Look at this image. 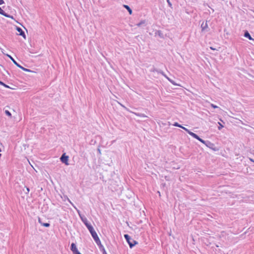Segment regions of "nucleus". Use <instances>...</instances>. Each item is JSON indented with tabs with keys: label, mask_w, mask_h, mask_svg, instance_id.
Returning <instances> with one entry per match:
<instances>
[{
	"label": "nucleus",
	"mask_w": 254,
	"mask_h": 254,
	"mask_svg": "<svg viewBox=\"0 0 254 254\" xmlns=\"http://www.w3.org/2000/svg\"><path fill=\"white\" fill-rule=\"evenodd\" d=\"M183 129L186 130L190 135L193 137L196 138V139L198 140L199 141H200L201 143L205 144V142L204 140L200 138L197 134L195 133L190 131L188 129H187L186 127H183Z\"/></svg>",
	"instance_id": "nucleus-1"
},
{
	"label": "nucleus",
	"mask_w": 254,
	"mask_h": 254,
	"mask_svg": "<svg viewBox=\"0 0 254 254\" xmlns=\"http://www.w3.org/2000/svg\"><path fill=\"white\" fill-rule=\"evenodd\" d=\"M124 237L128 243L130 248H132L134 246L137 244V242L135 240L130 241V238L127 234H125Z\"/></svg>",
	"instance_id": "nucleus-2"
},
{
	"label": "nucleus",
	"mask_w": 254,
	"mask_h": 254,
	"mask_svg": "<svg viewBox=\"0 0 254 254\" xmlns=\"http://www.w3.org/2000/svg\"><path fill=\"white\" fill-rule=\"evenodd\" d=\"M91 234L93 238L94 239V241L96 243V244L98 246H101V241H100L99 238L98 237V235L96 233V232H95V231L94 232H92V233H91Z\"/></svg>",
	"instance_id": "nucleus-3"
},
{
	"label": "nucleus",
	"mask_w": 254,
	"mask_h": 254,
	"mask_svg": "<svg viewBox=\"0 0 254 254\" xmlns=\"http://www.w3.org/2000/svg\"><path fill=\"white\" fill-rule=\"evenodd\" d=\"M61 160L63 163H64L66 165H69L68 156L65 155V153L63 154L62 157H61Z\"/></svg>",
	"instance_id": "nucleus-4"
},
{
	"label": "nucleus",
	"mask_w": 254,
	"mask_h": 254,
	"mask_svg": "<svg viewBox=\"0 0 254 254\" xmlns=\"http://www.w3.org/2000/svg\"><path fill=\"white\" fill-rule=\"evenodd\" d=\"M0 14L6 17H9L11 19L13 18L12 16H10L9 15L7 14L6 13H5L4 11L0 7Z\"/></svg>",
	"instance_id": "nucleus-5"
},
{
	"label": "nucleus",
	"mask_w": 254,
	"mask_h": 254,
	"mask_svg": "<svg viewBox=\"0 0 254 254\" xmlns=\"http://www.w3.org/2000/svg\"><path fill=\"white\" fill-rule=\"evenodd\" d=\"M71 250L73 252V253L78 252L75 244L72 243L71 245Z\"/></svg>",
	"instance_id": "nucleus-6"
},
{
	"label": "nucleus",
	"mask_w": 254,
	"mask_h": 254,
	"mask_svg": "<svg viewBox=\"0 0 254 254\" xmlns=\"http://www.w3.org/2000/svg\"><path fill=\"white\" fill-rule=\"evenodd\" d=\"M86 226L88 228V229L90 233H92V232L95 231L93 227L92 226V225L90 224H86Z\"/></svg>",
	"instance_id": "nucleus-7"
},
{
	"label": "nucleus",
	"mask_w": 254,
	"mask_h": 254,
	"mask_svg": "<svg viewBox=\"0 0 254 254\" xmlns=\"http://www.w3.org/2000/svg\"><path fill=\"white\" fill-rule=\"evenodd\" d=\"M16 30H17L18 32H19L20 35L22 36L24 38H25V35L24 32L23 31V30L20 27H17Z\"/></svg>",
	"instance_id": "nucleus-8"
},
{
	"label": "nucleus",
	"mask_w": 254,
	"mask_h": 254,
	"mask_svg": "<svg viewBox=\"0 0 254 254\" xmlns=\"http://www.w3.org/2000/svg\"><path fill=\"white\" fill-rule=\"evenodd\" d=\"M244 36L248 38L250 40H253V39L252 38L251 36L248 31H246L245 33Z\"/></svg>",
	"instance_id": "nucleus-9"
},
{
	"label": "nucleus",
	"mask_w": 254,
	"mask_h": 254,
	"mask_svg": "<svg viewBox=\"0 0 254 254\" xmlns=\"http://www.w3.org/2000/svg\"><path fill=\"white\" fill-rule=\"evenodd\" d=\"M201 27L202 31L204 30L206 28H207V23L205 22L204 23V22H203L201 25Z\"/></svg>",
	"instance_id": "nucleus-10"
},
{
	"label": "nucleus",
	"mask_w": 254,
	"mask_h": 254,
	"mask_svg": "<svg viewBox=\"0 0 254 254\" xmlns=\"http://www.w3.org/2000/svg\"><path fill=\"white\" fill-rule=\"evenodd\" d=\"M7 56L11 59V60L17 66H18V65H20L13 59V58L11 56L8 55H7Z\"/></svg>",
	"instance_id": "nucleus-11"
},
{
	"label": "nucleus",
	"mask_w": 254,
	"mask_h": 254,
	"mask_svg": "<svg viewBox=\"0 0 254 254\" xmlns=\"http://www.w3.org/2000/svg\"><path fill=\"white\" fill-rule=\"evenodd\" d=\"M18 67L22 69L23 70L27 72H31V71L27 68H25L24 67L22 66L21 65H18Z\"/></svg>",
	"instance_id": "nucleus-12"
},
{
	"label": "nucleus",
	"mask_w": 254,
	"mask_h": 254,
	"mask_svg": "<svg viewBox=\"0 0 254 254\" xmlns=\"http://www.w3.org/2000/svg\"><path fill=\"white\" fill-rule=\"evenodd\" d=\"M124 7L128 10L130 14L132 13V10L127 5H124Z\"/></svg>",
	"instance_id": "nucleus-13"
},
{
	"label": "nucleus",
	"mask_w": 254,
	"mask_h": 254,
	"mask_svg": "<svg viewBox=\"0 0 254 254\" xmlns=\"http://www.w3.org/2000/svg\"><path fill=\"white\" fill-rule=\"evenodd\" d=\"M174 126H176V127H181L183 129V127H184L182 126L181 125H179L178 123H175L174 124Z\"/></svg>",
	"instance_id": "nucleus-14"
},
{
	"label": "nucleus",
	"mask_w": 254,
	"mask_h": 254,
	"mask_svg": "<svg viewBox=\"0 0 254 254\" xmlns=\"http://www.w3.org/2000/svg\"><path fill=\"white\" fill-rule=\"evenodd\" d=\"M5 113L6 115H7L8 116L11 117V113L8 111V110H6L5 111Z\"/></svg>",
	"instance_id": "nucleus-15"
},
{
	"label": "nucleus",
	"mask_w": 254,
	"mask_h": 254,
	"mask_svg": "<svg viewBox=\"0 0 254 254\" xmlns=\"http://www.w3.org/2000/svg\"><path fill=\"white\" fill-rule=\"evenodd\" d=\"M219 127H218V129L221 130L224 127L219 122H218Z\"/></svg>",
	"instance_id": "nucleus-16"
},
{
	"label": "nucleus",
	"mask_w": 254,
	"mask_h": 254,
	"mask_svg": "<svg viewBox=\"0 0 254 254\" xmlns=\"http://www.w3.org/2000/svg\"><path fill=\"white\" fill-rule=\"evenodd\" d=\"M42 225L45 227H48L50 226V224L48 223H42Z\"/></svg>",
	"instance_id": "nucleus-17"
},
{
	"label": "nucleus",
	"mask_w": 254,
	"mask_h": 254,
	"mask_svg": "<svg viewBox=\"0 0 254 254\" xmlns=\"http://www.w3.org/2000/svg\"><path fill=\"white\" fill-rule=\"evenodd\" d=\"M82 221L83 222L84 224L86 225V224H89L87 220V219H82Z\"/></svg>",
	"instance_id": "nucleus-18"
},
{
	"label": "nucleus",
	"mask_w": 254,
	"mask_h": 254,
	"mask_svg": "<svg viewBox=\"0 0 254 254\" xmlns=\"http://www.w3.org/2000/svg\"><path fill=\"white\" fill-rule=\"evenodd\" d=\"M167 1L168 2V5H169V6L172 7V3H171V2L170 1V0H167Z\"/></svg>",
	"instance_id": "nucleus-19"
},
{
	"label": "nucleus",
	"mask_w": 254,
	"mask_h": 254,
	"mask_svg": "<svg viewBox=\"0 0 254 254\" xmlns=\"http://www.w3.org/2000/svg\"><path fill=\"white\" fill-rule=\"evenodd\" d=\"M0 84L2 85H3V86H4L5 87H8L7 85H5L4 83H3L2 82H1L0 81Z\"/></svg>",
	"instance_id": "nucleus-20"
},
{
	"label": "nucleus",
	"mask_w": 254,
	"mask_h": 254,
	"mask_svg": "<svg viewBox=\"0 0 254 254\" xmlns=\"http://www.w3.org/2000/svg\"><path fill=\"white\" fill-rule=\"evenodd\" d=\"M211 106L213 108H214V109H216V108H218V107H217V106H216V105H214V104H211Z\"/></svg>",
	"instance_id": "nucleus-21"
},
{
	"label": "nucleus",
	"mask_w": 254,
	"mask_h": 254,
	"mask_svg": "<svg viewBox=\"0 0 254 254\" xmlns=\"http://www.w3.org/2000/svg\"><path fill=\"white\" fill-rule=\"evenodd\" d=\"M4 3V1L3 0H0V5Z\"/></svg>",
	"instance_id": "nucleus-22"
},
{
	"label": "nucleus",
	"mask_w": 254,
	"mask_h": 254,
	"mask_svg": "<svg viewBox=\"0 0 254 254\" xmlns=\"http://www.w3.org/2000/svg\"><path fill=\"white\" fill-rule=\"evenodd\" d=\"M73 254H81L79 251L76 253H73Z\"/></svg>",
	"instance_id": "nucleus-23"
},
{
	"label": "nucleus",
	"mask_w": 254,
	"mask_h": 254,
	"mask_svg": "<svg viewBox=\"0 0 254 254\" xmlns=\"http://www.w3.org/2000/svg\"><path fill=\"white\" fill-rule=\"evenodd\" d=\"M210 49H211L212 50H215L216 49L214 48H213L212 47H210Z\"/></svg>",
	"instance_id": "nucleus-24"
},
{
	"label": "nucleus",
	"mask_w": 254,
	"mask_h": 254,
	"mask_svg": "<svg viewBox=\"0 0 254 254\" xmlns=\"http://www.w3.org/2000/svg\"><path fill=\"white\" fill-rule=\"evenodd\" d=\"M26 190H27V191H28V192H29V188H27Z\"/></svg>",
	"instance_id": "nucleus-25"
}]
</instances>
